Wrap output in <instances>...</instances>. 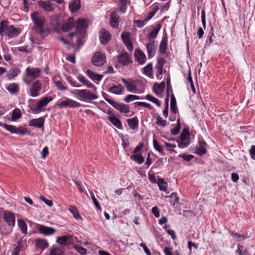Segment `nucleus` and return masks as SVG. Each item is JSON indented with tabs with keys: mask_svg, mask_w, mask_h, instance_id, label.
Wrapping results in <instances>:
<instances>
[{
	"mask_svg": "<svg viewBox=\"0 0 255 255\" xmlns=\"http://www.w3.org/2000/svg\"><path fill=\"white\" fill-rule=\"evenodd\" d=\"M181 141L178 144V146L180 148H185L187 147L189 143L188 139V134L182 133L180 135Z\"/></svg>",
	"mask_w": 255,
	"mask_h": 255,
	"instance_id": "23",
	"label": "nucleus"
},
{
	"mask_svg": "<svg viewBox=\"0 0 255 255\" xmlns=\"http://www.w3.org/2000/svg\"><path fill=\"white\" fill-rule=\"evenodd\" d=\"M145 99L154 103L159 107L161 106V103L159 100L150 95H147L145 97Z\"/></svg>",
	"mask_w": 255,
	"mask_h": 255,
	"instance_id": "45",
	"label": "nucleus"
},
{
	"mask_svg": "<svg viewBox=\"0 0 255 255\" xmlns=\"http://www.w3.org/2000/svg\"><path fill=\"white\" fill-rule=\"evenodd\" d=\"M167 46V37H164L162 38L160 45H159V52L162 54H164L166 52V50Z\"/></svg>",
	"mask_w": 255,
	"mask_h": 255,
	"instance_id": "34",
	"label": "nucleus"
},
{
	"mask_svg": "<svg viewBox=\"0 0 255 255\" xmlns=\"http://www.w3.org/2000/svg\"><path fill=\"white\" fill-rule=\"evenodd\" d=\"M37 229L39 233L44 236H50L54 234L56 232L55 229L47 227L42 225H38Z\"/></svg>",
	"mask_w": 255,
	"mask_h": 255,
	"instance_id": "12",
	"label": "nucleus"
},
{
	"mask_svg": "<svg viewBox=\"0 0 255 255\" xmlns=\"http://www.w3.org/2000/svg\"><path fill=\"white\" fill-rule=\"evenodd\" d=\"M41 71L38 68L28 67L26 69V75L27 77L34 79L39 76Z\"/></svg>",
	"mask_w": 255,
	"mask_h": 255,
	"instance_id": "14",
	"label": "nucleus"
},
{
	"mask_svg": "<svg viewBox=\"0 0 255 255\" xmlns=\"http://www.w3.org/2000/svg\"><path fill=\"white\" fill-rule=\"evenodd\" d=\"M73 27L76 28V31L71 33L70 35L72 37L77 36V42L78 43L80 42V36L78 35L80 32V18L75 22L73 18L70 17L68 21L65 22L62 25V29L65 32L70 30Z\"/></svg>",
	"mask_w": 255,
	"mask_h": 255,
	"instance_id": "3",
	"label": "nucleus"
},
{
	"mask_svg": "<svg viewBox=\"0 0 255 255\" xmlns=\"http://www.w3.org/2000/svg\"><path fill=\"white\" fill-rule=\"evenodd\" d=\"M170 110L174 114H176L177 112V108L176 106V102L174 96L172 94L170 100Z\"/></svg>",
	"mask_w": 255,
	"mask_h": 255,
	"instance_id": "39",
	"label": "nucleus"
},
{
	"mask_svg": "<svg viewBox=\"0 0 255 255\" xmlns=\"http://www.w3.org/2000/svg\"><path fill=\"white\" fill-rule=\"evenodd\" d=\"M125 45L127 46L129 51H132L133 49L132 43L130 40L123 42Z\"/></svg>",
	"mask_w": 255,
	"mask_h": 255,
	"instance_id": "62",
	"label": "nucleus"
},
{
	"mask_svg": "<svg viewBox=\"0 0 255 255\" xmlns=\"http://www.w3.org/2000/svg\"><path fill=\"white\" fill-rule=\"evenodd\" d=\"M152 213L156 218H158L160 216V213L158 208L157 207H154L151 209Z\"/></svg>",
	"mask_w": 255,
	"mask_h": 255,
	"instance_id": "58",
	"label": "nucleus"
},
{
	"mask_svg": "<svg viewBox=\"0 0 255 255\" xmlns=\"http://www.w3.org/2000/svg\"><path fill=\"white\" fill-rule=\"evenodd\" d=\"M134 104L135 105V106H142L150 109H152V106L150 104L145 102H137L134 103Z\"/></svg>",
	"mask_w": 255,
	"mask_h": 255,
	"instance_id": "53",
	"label": "nucleus"
},
{
	"mask_svg": "<svg viewBox=\"0 0 255 255\" xmlns=\"http://www.w3.org/2000/svg\"><path fill=\"white\" fill-rule=\"evenodd\" d=\"M54 83L55 85L56 86L57 88L61 91L63 90H67V88L64 86L61 82L58 81H55Z\"/></svg>",
	"mask_w": 255,
	"mask_h": 255,
	"instance_id": "54",
	"label": "nucleus"
},
{
	"mask_svg": "<svg viewBox=\"0 0 255 255\" xmlns=\"http://www.w3.org/2000/svg\"><path fill=\"white\" fill-rule=\"evenodd\" d=\"M39 6L47 11H52L55 8V5L49 0H40L38 2Z\"/></svg>",
	"mask_w": 255,
	"mask_h": 255,
	"instance_id": "16",
	"label": "nucleus"
},
{
	"mask_svg": "<svg viewBox=\"0 0 255 255\" xmlns=\"http://www.w3.org/2000/svg\"><path fill=\"white\" fill-rule=\"evenodd\" d=\"M207 144L204 141H199L196 147L195 153L199 155H203L206 153Z\"/></svg>",
	"mask_w": 255,
	"mask_h": 255,
	"instance_id": "19",
	"label": "nucleus"
},
{
	"mask_svg": "<svg viewBox=\"0 0 255 255\" xmlns=\"http://www.w3.org/2000/svg\"><path fill=\"white\" fill-rule=\"evenodd\" d=\"M108 119L118 129L122 128V124L121 121L115 117V115L112 114L107 117Z\"/></svg>",
	"mask_w": 255,
	"mask_h": 255,
	"instance_id": "24",
	"label": "nucleus"
},
{
	"mask_svg": "<svg viewBox=\"0 0 255 255\" xmlns=\"http://www.w3.org/2000/svg\"><path fill=\"white\" fill-rule=\"evenodd\" d=\"M128 123L129 127L132 129H135L138 125V119L136 117L128 119Z\"/></svg>",
	"mask_w": 255,
	"mask_h": 255,
	"instance_id": "35",
	"label": "nucleus"
},
{
	"mask_svg": "<svg viewBox=\"0 0 255 255\" xmlns=\"http://www.w3.org/2000/svg\"><path fill=\"white\" fill-rule=\"evenodd\" d=\"M111 25L113 27L117 28L119 25V16L116 11H113L111 15Z\"/></svg>",
	"mask_w": 255,
	"mask_h": 255,
	"instance_id": "27",
	"label": "nucleus"
},
{
	"mask_svg": "<svg viewBox=\"0 0 255 255\" xmlns=\"http://www.w3.org/2000/svg\"><path fill=\"white\" fill-rule=\"evenodd\" d=\"M165 63V60L164 58H160L158 59L157 64L156 66L163 67Z\"/></svg>",
	"mask_w": 255,
	"mask_h": 255,
	"instance_id": "60",
	"label": "nucleus"
},
{
	"mask_svg": "<svg viewBox=\"0 0 255 255\" xmlns=\"http://www.w3.org/2000/svg\"><path fill=\"white\" fill-rule=\"evenodd\" d=\"M65 251V248L63 247H59L53 248L49 253V255H63Z\"/></svg>",
	"mask_w": 255,
	"mask_h": 255,
	"instance_id": "32",
	"label": "nucleus"
},
{
	"mask_svg": "<svg viewBox=\"0 0 255 255\" xmlns=\"http://www.w3.org/2000/svg\"><path fill=\"white\" fill-rule=\"evenodd\" d=\"M89 26V21L87 19H81L80 29H81V46L86 41L87 36V30Z\"/></svg>",
	"mask_w": 255,
	"mask_h": 255,
	"instance_id": "7",
	"label": "nucleus"
},
{
	"mask_svg": "<svg viewBox=\"0 0 255 255\" xmlns=\"http://www.w3.org/2000/svg\"><path fill=\"white\" fill-rule=\"evenodd\" d=\"M168 197L170 199V203L173 206H174L176 203L179 202V198L175 193H172Z\"/></svg>",
	"mask_w": 255,
	"mask_h": 255,
	"instance_id": "43",
	"label": "nucleus"
},
{
	"mask_svg": "<svg viewBox=\"0 0 255 255\" xmlns=\"http://www.w3.org/2000/svg\"><path fill=\"white\" fill-rule=\"evenodd\" d=\"M140 246L143 248V249L144 252L145 253V254H146V255H151L149 250L147 248V247L144 244L141 243L140 244Z\"/></svg>",
	"mask_w": 255,
	"mask_h": 255,
	"instance_id": "63",
	"label": "nucleus"
},
{
	"mask_svg": "<svg viewBox=\"0 0 255 255\" xmlns=\"http://www.w3.org/2000/svg\"><path fill=\"white\" fill-rule=\"evenodd\" d=\"M81 83H82L84 85L86 86L89 88H95V86L94 84L91 83L89 81L86 79L85 77L81 75Z\"/></svg>",
	"mask_w": 255,
	"mask_h": 255,
	"instance_id": "42",
	"label": "nucleus"
},
{
	"mask_svg": "<svg viewBox=\"0 0 255 255\" xmlns=\"http://www.w3.org/2000/svg\"><path fill=\"white\" fill-rule=\"evenodd\" d=\"M35 245L37 248L43 250L48 247L49 244L46 240L38 239L36 241Z\"/></svg>",
	"mask_w": 255,
	"mask_h": 255,
	"instance_id": "26",
	"label": "nucleus"
},
{
	"mask_svg": "<svg viewBox=\"0 0 255 255\" xmlns=\"http://www.w3.org/2000/svg\"><path fill=\"white\" fill-rule=\"evenodd\" d=\"M180 130V119H179L177 120V127L171 130V133L172 135H176L179 133Z\"/></svg>",
	"mask_w": 255,
	"mask_h": 255,
	"instance_id": "52",
	"label": "nucleus"
},
{
	"mask_svg": "<svg viewBox=\"0 0 255 255\" xmlns=\"http://www.w3.org/2000/svg\"><path fill=\"white\" fill-rule=\"evenodd\" d=\"M91 60L94 65L100 66L106 62V57L105 54L97 51L93 55Z\"/></svg>",
	"mask_w": 255,
	"mask_h": 255,
	"instance_id": "6",
	"label": "nucleus"
},
{
	"mask_svg": "<svg viewBox=\"0 0 255 255\" xmlns=\"http://www.w3.org/2000/svg\"><path fill=\"white\" fill-rule=\"evenodd\" d=\"M86 73L88 76L93 81H100L103 78L102 75L97 74L89 69L87 71Z\"/></svg>",
	"mask_w": 255,
	"mask_h": 255,
	"instance_id": "29",
	"label": "nucleus"
},
{
	"mask_svg": "<svg viewBox=\"0 0 255 255\" xmlns=\"http://www.w3.org/2000/svg\"><path fill=\"white\" fill-rule=\"evenodd\" d=\"M179 157L182 158L184 160L189 161L194 158V156L190 154H182L179 155Z\"/></svg>",
	"mask_w": 255,
	"mask_h": 255,
	"instance_id": "56",
	"label": "nucleus"
},
{
	"mask_svg": "<svg viewBox=\"0 0 255 255\" xmlns=\"http://www.w3.org/2000/svg\"><path fill=\"white\" fill-rule=\"evenodd\" d=\"M0 125L12 133L17 132V128L14 126L9 125L6 124H0Z\"/></svg>",
	"mask_w": 255,
	"mask_h": 255,
	"instance_id": "40",
	"label": "nucleus"
},
{
	"mask_svg": "<svg viewBox=\"0 0 255 255\" xmlns=\"http://www.w3.org/2000/svg\"><path fill=\"white\" fill-rule=\"evenodd\" d=\"M6 90L11 94H13L18 91V86L15 83L9 84L7 87Z\"/></svg>",
	"mask_w": 255,
	"mask_h": 255,
	"instance_id": "38",
	"label": "nucleus"
},
{
	"mask_svg": "<svg viewBox=\"0 0 255 255\" xmlns=\"http://www.w3.org/2000/svg\"><path fill=\"white\" fill-rule=\"evenodd\" d=\"M146 48L147 51L148 57L149 58L153 57L155 55V49L156 44L154 40L149 39V42L146 45Z\"/></svg>",
	"mask_w": 255,
	"mask_h": 255,
	"instance_id": "17",
	"label": "nucleus"
},
{
	"mask_svg": "<svg viewBox=\"0 0 255 255\" xmlns=\"http://www.w3.org/2000/svg\"><path fill=\"white\" fill-rule=\"evenodd\" d=\"M231 235L237 242L241 241L245 239L244 236H243V235L238 234L237 233L233 232L231 233Z\"/></svg>",
	"mask_w": 255,
	"mask_h": 255,
	"instance_id": "51",
	"label": "nucleus"
},
{
	"mask_svg": "<svg viewBox=\"0 0 255 255\" xmlns=\"http://www.w3.org/2000/svg\"><path fill=\"white\" fill-rule=\"evenodd\" d=\"M69 8L72 13L78 11L80 9V0H74L73 2L69 4Z\"/></svg>",
	"mask_w": 255,
	"mask_h": 255,
	"instance_id": "30",
	"label": "nucleus"
},
{
	"mask_svg": "<svg viewBox=\"0 0 255 255\" xmlns=\"http://www.w3.org/2000/svg\"><path fill=\"white\" fill-rule=\"evenodd\" d=\"M57 106L60 108H64L67 107L74 108L79 106V104L71 99H66V100L62 101L60 103L57 104Z\"/></svg>",
	"mask_w": 255,
	"mask_h": 255,
	"instance_id": "13",
	"label": "nucleus"
},
{
	"mask_svg": "<svg viewBox=\"0 0 255 255\" xmlns=\"http://www.w3.org/2000/svg\"><path fill=\"white\" fill-rule=\"evenodd\" d=\"M108 91L114 94L121 95L124 93L125 88L121 84H119L109 88Z\"/></svg>",
	"mask_w": 255,
	"mask_h": 255,
	"instance_id": "22",
	"label": "nucleus"
},
{
	"mask_svg": "<svg viewBox=\"0 0 255 255\" xmlns=\"http://www.w3.org/2000/svg\"><path fill=\"white\" fill-rule=\"evenodd\" d=\"M122 81L129 92L140 94L144 91V84L139 80H134L132 79L126 80L122 78Z\"/></svg>",
	"mask_w": 255,
	"mask_h": 255,
	"instance_id": "1",
	"label": "nucleus"
},
{
	"mask_svg": "<svg viewBox=\"0 0 255 255\" xmlns=\"http://www.w3.org/2000/svg\"><path fill=\"white\" fill-rule=\"evenodd\" d=\"M165 146L168 150L173 151L174 150V148L176 147V145L175 144L165 142Z\"/></svg>",
	"mask_w": 255,
	"mask_h": 255,
	"instance_id": "61",
	"label": "nucleus"
},
{
	"mask_svg": "<svg viewBox=\"0 0 255 255\" xmlns=\"http://www.w3.org/2000/svg\"><path fill=\"white\" fill-rule=\"evenodd\" d=\"M104 99L113 107L116 108L117 110L120 112L128 113L129 112V106L125 104H119L113 100L110 99L107 97V96H104Z\"/></svg>",
	"mask_w": 255,
	"mask_h": 255,
	"instance_id": "5",
	"label": "nucleus"
},
{
	"mask_svg": "<svg viewBox=\"0 0 255 255\" xmlns=\"http://www.w3.org/2000/svg\"><path fill=\"white\" fill-rule=\"evenodd\" d=\"M51 97H46L42 98L36 104V107L33 110L35 113H39L43 111V108L46 107L47 104L52 101Z\"/></svg>",
	"mask_w": 255,
	"mask_h": 255,
	"instance_id": "8",
	"label": "nucleus"
},
{
	"mask_svg": "<svg viewBox=\"0 0 255 255\" xmlns=\"http://www.w3.org/2000/svg\"><path fill=\"white\" fill-rule=\"evenodd\" d=\"M250 153L252 158L255 159V145H253L251 147Z\"/></svg>",
	"mask_w": 255,
	"mask_h": 255,
	"instance_id": "64",
	"label": "nucleus"
},
{
	"mask_svg": "<svg viewBox=\"0 0 255 255\" xmlns=\"http://www.w3.org/2000/svg\"><path fill=\"white\" fill-rule=\"evenodd\" d=\"M19 73L20 70L18 69H13L6 74V77L8 79H11L18 75Z\"/></svg>",
	"mask_w": 255,
	"mask_h": 255,
	"instance_id": "41",
	"label": "nucleus"
},
{
	"mask_svg": "<svg viewBox=\"0 0 255 255\" xmlns=\"http://www.w3.org/2000/svg\"><path fill=\"white\" fill-rule=\"evenodd\" d=\"M153 144L155 150L158 151L159 153H161L163 155H165V153L163 152L162 147L159 145L156 140L154 139Z\"/></svg>",
	"mask_w": 255,
	"mask_h": 255,
	"instance_id": "46",
	"label": "nucleus"
},
{
	"mask_svg": "<svg viewBox=\"0 0 255 255\" xmlns=\"http://www.w3.org/2000/svg\"><path fill=\"white\" fill-rule=\"evenodd\" d=\"M118 61L122 65H127L131 62L130 56L127 52H125L118 56Z\"/></svg>",
	"mask_w": 255,
	"mask_h": 255,
	"instance_id": "18",
	"label": "nucleus"
},
{
	"mask_svg": "<svg viewBox=\"0 0 255 255\" xmlns=\"http://www.w3.org/2000/svg\"><path fill=\"white\" fill-rule=\"evenodd\" d=\"M56 241L60 245L68 246L72 242V237L68 235L60 236L57 237Z\"/></svg>",
	"mask_w": 255,
	"mask_h": 255,
	"instance_id": "20",
	"label": "nucleus"
},
{
	"mask_svg": "<svg viewBox=\"0 0 255 255\" xmlns=\"http://www.w3.org/2000/svg\"><path fill=\"white\" fill-rule=\"evenodd\" d=\"M143 74L149 78H153L152 64L148 63L143 68Z\"/></svg>",
	"mask_w": 255,
	"mask_h": 255,
	"instance_id": "31",
	"label": "nucleus"
},
{
	"mask_svg": "<svg viewBox=\"0 0 255 255\" xmlns=\"http://www.w3.org/2000/svg\"><path fill=\"white\" fill-rule=\"evenodd\" d=\"M130 35V34L129 32H124L121 35V37H122V39L123 41L125 42V41L130 40L129 39Z\"/></svg>",
	"mask_w": 255,
	"mask_h": 255,
	"instance_id": "55",
	"label": "nucleus"
},
{
	"mask_svg": "<svg viewBox=\"0 0 255 255\" xmlns=\"http://www.w3.org/2000/svg\"><path fill=\"white\" fill-rule=\"evenodd\" d=\"M41 89V83L38 81H34L30 89V94L32 97H36L39 95V92Z\"/></svg>",
	"mask_w": 255,
	"mask_h": 255,
	"instance_id": "10",
	"label": "nucleus"
},
{
	"mask_svg": "<svg viewBox=\"0 0 255 255\" xmlns=\"http://www.w3.org/2000/svg\"><path fill=\"white\" fill-rule=\"evenodd\" d=\"M44 120L42 118L32 119L30 121L29 126L41 128L43 127Z\"/></svg>",
	"mask_w": 255,
	"mask_h": 255,
	"instance_id": "25",
	"label": "nucleus"
},
{
	"mask_svg": "<svg viewBox=\"0 0 255 255\" xmlns=\"http://www.w3.org/2000/svg\"><path fill=\"white\" fill-rule=\"evenodd\" d=\"M20 32V29L15 27L13 25H9L6 20L0 22V35L5 34L9 38H13L18 36Z\"/></svg>",
	"mask_w": 255,
	"mask_h": 255,
	"instance_id": "2",
	"label": "nucleus"
},
{
	"mask_svg": "<svg viewBox=\"0 0 255 255\" xmlns=\"http://www.w3.org/2000/svg\"><path fill=\"white\" fill-rule=\"evenodd\" d=\"M98 98V96L89 90H81V100L86 102H90L92 100H95Z\"/></svg>",
	"mask_w": 255,
	"mask_h": 255,
	"instance_id": "9",
	"label": "nucleus"
},
{
	"mask_svg": "<svg viewBox=\"0 0 255 255\" xmlns=\"http://www.w3.org/2000/svg\"><path fill=\"white\" fill-rule=\"evenodd\" d=\"M161 29V25L158 24L156 27H154L152 30L148 34L149 39L153 40L155 39L157 35V34Z\"/></svg>",
	"mask_w": 255,
	"mask_h": 255,
	"instance_id": "33",
	"label": "nucleus"
},
{
	"mask_svg": "<svg viewBox=\"0 0 255 255\" xmlns=\"http://www.w3.org/2000/svg\"><path fill=\"white\" fill-rule=\"evenodd\" d=\"M67 79L68 81V82L72 85L73 87H78L79 85L78 83L74 80V79L72 78L71 76H68L67 77Z\"/></svg>",
	"mask_w": 255,
	"mask_h": 255,
	"instance_id": "59",
	"label": "nucleus"
},
{
	"mask_svg": "<svg viewBox=\"0 0 255 255\" xmlns=\"http://www.w3.org/2000/svg\"><path fill=\"white\" fill-rule=\"evenodd\" d=\"M131 159L134 160L138 164H141L144 162V157L140 154H133L130 155Z\"/></svg>",
	"mask_w": 255,
	"mask_h": 255,
	"instance_id": "37",
	"label": "nucleus"
},
{
	"mask_svg": "<svg viewBox=\"0 0 255 255\" xmlns=\"http://www.w3.org/2000/svg\"><path fill=\"white\" fill-rule=\"evenodd\" d=\"M69 210L75 218L78 219L80 218L79 212L75 206H71L69 208Z\"/></svg>",
	"mask_w": 255,
	"mask_h": 255,
	"instance_id": "47",
	"label": "nucleus"
},
{
	"mask_svg": "<svg viewBox=\"0 0 255 255\" xmlns=\"http://www.w3.org/2000/svg\"><path fill=\"white\" fill-rule=\"evenodd\" d=\"M158 185L161 191H166L167 183L164 181V179L162 178H159L158 180Z\"/></svg>",
	"mask_w": 255,
	"mask_h": 255,
	"instance_id": "44",
	"label": "nucleus"
},
{
	"mask_svg": "<svg viewBox=\"0 0 255 255\" xmlns=\"http://www.w3.org/2000/svg\"><path fill=\"white\" fill-rule=\"evenodd\" d=\"M39 199L49 207H51L53 205V202L51 200L46 199L44 196H40Z\"/></svg>",
	"mask_w": 255,
	"mask_h": 255,
	"instance_id": "57",
	"label": "nucleus"
},
{
	"mask_svg": "<svg viewBox=\"0 0 255 255\" xmlns=\"http://www.w3.org/2000/svg\"><path fill=\"white\" fill-rule=\"evenodd\" d=\"M156 124L158 126L164 128L166 126V121L162 120V118L158 116L157 117Z\"/></svg>",
	"mask_w": 255,
	"mask_h": 255,
	"instance_id": "48",
	"label": "nucleus"
},
{
	"mask_svg": "<svg viewBox=\"0 0 255 255\" xmlns=\"http://www.w3.org/2000/svg\"><path fill=\"white\" fill-rule=\"evenodd\" d=\"M21 117L20 111L19 110H14L12 114L11 119L12 121H15Z\"/></svg>",
	"mask_w": 255,
	"mask_h": 255,
	"instance_id": "49",
	"label": "nucleus"
},
{
	"mask_svg": "<svg viewBox=\"0 0 255 255\" xmlns=\"http://www.w3.org/2000/svg\"><path fill=\"white\" fill-rule=\"evenodd\" d=\"M111 39V35L105 29H102L100 31V39L102 44H107Z\"/></svg>",
	"mask_w": 255,
	"mask_h": 255,
	"instance_id": "15",
	"label": "nucleus"
},
{
	"mask_svg": "<svg viewBox=\"0 0 255 255\" xmlns=\"http://www.w3.org/2000/svg\"><path fill=\"white\" fill-rule=\"evenodd\" d=\"M135 60L140 64H144L146 60L145 54L139 49H136L134 51Z\"/></svg>",
	"mask_w": 255,
	"mask_h": 255,
	"instance_id": "21",
	"label": "nucleus"
},
{
	"mask_svg": "<svg viewBox=\"0 0 255 255\" xmlns=\"http://www.w3.org/2000/svg\"><path fill=\"white\" fill-rule=\"evenodd\" d=\"M31 18L34 23V30L36 32L42 34L44 31L45 17L38 12H34L31 14Z\"/></svg>",
	"mask_w": 255,
	"mask_h": 255,
	"instance_id": "4",
	"label": "nucleus"
},
{
	"mask_svg": "<svg viewBox=\"0 0 255 255\" xmlns=\"http://www.w3.org/2000/svg\"><path fill=\"white\" fill-rule=\"evenodd\" d=\"M17 224L21 232L24 234H26L27 226L25 222L22 219H18L17 220Z\"/></svg>",
	"mask_w": 255,
	"mask_h": 255,
	"instance_id": "36",
	"label": "nucleus"
},
{
	"mask_svg": "<svg viewBox=\"0 0 255 255\" xmlns=\"http://www.w3.org/2000/svg\"><path fill=\"white\" fill-rule=\"evenodd\" d=\"M165 88V83L162 82L160 84L155 83L153 86V89L154 93L157 95H161Z\"/></svg>",
	"mask_w": 255,
	"mask_h": 255,
	"instance_id": "28",
	"label": "nucleus"
},
{
	"mask_svg": "<svg viewBox=\"0 0 255 255\" xmlns=\"http://www.w3.org/2000/svg\"><path fill=\"white\" fill-rule=\"evenodd\" d=\"M120 12L124 13L126 10L127 0H120Z\"/></svg>",
	"mask_w": 255,
	"mask_h": 255,
	"instance_id": "50",
	"label": "nucleus"
},
{
	"mask_svg": "<svg viewBox=\"0 0 255 255\" xmlns=\"http://www.w3.org/2000/svg\"><path fill=\"white\" fill-rule=\"evenodd\" d=\"M3 218L8 225L12 227L15 226V217L14 213L8 210L4 211L3 212Z\"/></svg>",
	"mask_w": 255,
	"mask_h": 255,
	"instance_id": "11",
	"label": "nucleus"
}]
</instances>
